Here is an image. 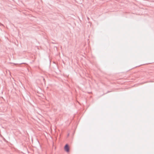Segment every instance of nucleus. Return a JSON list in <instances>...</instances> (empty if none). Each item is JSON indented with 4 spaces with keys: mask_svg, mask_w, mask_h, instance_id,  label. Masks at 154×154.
Here are the masks:
<instances>
[{
    "mask_svg": "<svg viewBox=\"0 0 154 154\" xmlns=\"http://www.w3.org/2000/svg\"><path fill=\"white\" fill-rule=\"evenodd\" d=\"M64 149L67 152L69 151V147L68 144H66L64 147Z\"/></svg>",
    "mask_w": 154,
    "mask_h": 154,
    "instance_id": "1",
    "label": "nucleus"
}]
</instances>
